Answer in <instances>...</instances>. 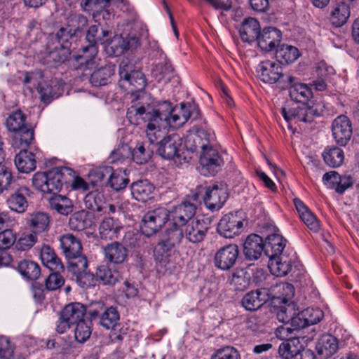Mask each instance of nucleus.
Masks as SVG:
<instances>
[{
  "label": "nucleus",
  "instance_id": "obj_34",
  "mask_svg": "<svg viewBox=\"0 0 359 359\" xmlns=\"http://www.w3.org/2000/svg\"><path fill=\"white\" fill-rule=\"evenodd\" d=\"M15 164L20 172L29 173L36 168L35 154L22 149L15 158Z\"/></svg>",
  "mask_w": 359,
  "mask_h": 359
},
{
  "label": "nucleus",
  "instance_id": "obj_24",
  "mask_svg": "<svg viewBox=\"0 0 359 359\" xmlns=\"http://www.w3.org/2000/svg\"><path fill=\"white\" fill-rule=\"evenodd\" d=\"M154 189V186L147 180H137L130 185L133 197L143 203L153 198L152 194Z\"/></svg>",
  "mask_w": 359,
  "mask_h": 359
},
{
  "label": "nucleus",
  "instance_id": "obj_43",
  "mask_svg": "<svg viewBox=\"0 0 359 359\" xmlns=\"http://www.w3.org/2000/svg\"><path fill=\"white\" fill-rule=\"evenodd\" d=\"M323 157L325 163L332 168H337L342 165L344 160L343 150L336 146L327 147Z\"/></svg>",
  "mask_w": 359,
  "mask_h": 359
},
{
  "label": "nucleus",
  "instance_id": "obj_19",
  "mask_svg": "<svg viewBox=\"0 0 359 359\" xmlns=\"http://www.w3.org/2000/svg\"><path fill=\"white\" fill-rule=\"evenodd\" d=\"M115 74V67L109 64L95 69L93 72L85 73L81 79H88L91 85L95 87L107 86L111 81V78Z\"/></svg>",
  "mask_w": 359,
  "mask_h": 359
},
{
  "label": "nucleus",
  "instance_id": "obj_45",
  "mask_svg": "<svg viewBox=\"0 0 359 359\" xmlns=\"http://www.w3.org/2000/svg\"><path fill=\"white\" fill-rule=\"evenodd\" d=\"M250 274L245 269H236L233 272L229 283L236 290L243 291L250 284Z\"/></svg>",
  "mask_w": 359,
  "mask_h": 359
},
{
  "label": "nucleus",
  "instance_id": "obj_29",
  "mask_svg": "<svg viewBox=\"0 0 359 359\" xmlns=\"http://www.w3.org/2000/svg\"><path fill=\"white\" fill-rule=\"evenodd\" d=\"M292 259L284 255L269 257V268L273 275L285 276L292 270Z\"/></svg>",
  "mask_w": 359,
  "mask_h": 359
},
{
  "label": "nucleus",
  "instance_id": "obj_55",
  "mask_svg": "<svg viewBox=\"0 0 359 359\" xmlns=\"http://www.w3.org/2000/svg\"><path fill=\"white\" fill-rule=\"evenodd\" d=\"M147 137L148 138V141L151 144H156V147L158 146L159 140L163 138L164 134L163 131L161 130L160 128L161 126L164 127V124H161L160 123H156L154 121H147Z\"/></svg>",
  "mask_w": 359,
  "mask_h": 359
},
{
  "label": "nucleus",
  "instance_id": "obj_13",
  "mask_svg": "<svg viewBox=\"0 0 359 359\" xmlns=\"http://www.w3.org/2000/svg\"><path fill=\"white\" fill-rule=\"evenodd\" d=\"M212 219L208 217H197L185 224L184 236L190 242L197 243L203 241L210 226Z\"/></svg>",
  "mask_w": 359,
  "mask_h": 359
},
{
  "label": "nucleus",
  "instance_id": "obj_60",
  "mask_svg": "<svg viewBox=\"0 0 359 359\" xmlns=\"http://www.w3.org/2000/svg\"><path fill=\"white\" fill-rule=\"evenodd\" d=\"M92 332L90 323L84 320L76 324L74 331V337L76 341L79 343H84L89 339Z\"/></svg>",
  "mask_w": 359,
  "mask_h": 359
},
{
  "label": "nucleus",
  "instance_id": "obj_30",
  "mask_svg": "<svg viewBox=\"0 0 359 359\" xmlns=\"http://www.w3.org/2000/svg\"><path fill=\"white\" fill-rule=\"evenodd\" d=\"M239 32L243 41L251 43L257 41L261 33L259 22L253 18H246L243 22Z\"/></svg>",
  "mask_w": 359,
  "mask_h": 359
},
{
  "label": "nucleus",
  "instance_id": "obj_22",
  "mask_svg": "<svg viewBox=\"0 0 359 359\" xmlns=\"http://www.w3.org/2000/svg\"><path fill=\"white\" fill-rule=\"evenodd\" d=\"M264 248L262 238L257 234H250L243 244V254L248 260H257L264 252Z\"/></svg>",
  "mask_w": 359,
  "mask_h": 359
},
{
  "label": "nucleus",
  "instance_id": "obj_16",
  "mask_svg": "<svg viewBox=\"0 0 359 359\" xmlns=\"http://www.w3.org/2000/svg\"><path fill=\"white\" fill-rule=\"evenodd\" d=\"M282 89H289L290 98L296 102L306 104V102L312 97L311 90L306 85L299 83L297 79L292 76H287L286 81L280 86Z\"/></svg>",
  "mask_w": 359,
  "mask_h": 359
},
{
  "label": "nucleus",
  "instance_id": "obj_4",
  "mask_svg": "<svg viewBox=\"0 0 359 359\" xmlns=\"http://www.w3.org/2000/svg\"><path fill=\"white\" fill-rule=\"evenodd\" d=\"M201 196L205 206L211 211L219 210L228 198L226 188L217 184L208 187L198 186L196 191L191 194V198L193 201H198Z\"/></svg>",
  "mask_w": 359,
  "mask_h": 359
},
{
  "label": "nucleus",
  "instance_id": "obj_25",
  "mask_svg": "<svg viewBox=\"0 0 359 359\" xmlns=\"http://www.w3.org/2000/svg\"><path fill=\"white\" fill-rule=\"evenodd\" d=\"M128 249L119 242H112L104 247L107 260L114 264H122L127 259Z\"/></svg>",
  "mask_w": 359,
  "mask_h": 359
},
{
  "label": "nucleus",
  "instance_id": "obj_53",
  "mask_svg": "<svg viewBox=\"0 0 359 359\" xmlns=\"http://www.w3.org/2000/svg\"><path fill=\"white\" fill-rule=\"evenodd\" d=\"M57 89L56 85L53 86V81H51V83L46 82L38 83L37 91L40 95L41 100L46 104L50 103L53 99L58 97Z\"/></svg>",
  "mask_w": 359,
  "mask_h": 359
},
{
  "label": "nucleus",
  "instance_id": "obj_59",
  "mask_svg": "<svg viewBox=\"0 0 359 359\" xmlns=\"http://www.w3.org/2000/svg\"><path fill=\"white\" fill-rule=\"evenodd\" d=\"M210 359H241V355L234 347L224 346L216 349Z\"/></svg>",
  "mask_w": 359,
  "mask_h": 359
},
{
  "label": "nucleus",
  "instance_id": "obj_28",
  "mask_svg": "<svg viewBox=\"0 0 359 359\" xmlns=\"http://www.w3.org/2000/svg\"><path fill=\"white\" fill-rule=\"evenodd\" d=\"M307 326L308 325L305 321V318H302L301 316V311L297 314L293 313L290 323L278 327L276 329V334L278 337L282 339L291 338V337L289 336L290 334H292L294 331L299 330L300 329L304 328Z\"/></svg>",
  "mask_w": 359,
  "mask_h": 359
},
{
  "label": "nucleus",
  "instance_id": "obj_18",
  "mask_svg": "<svg viewBox=\"0 0 359 359\" xmlns=\"http://www.w3.org/2000/svg\"><path fill=\"white\" fill-rule=\"evenodd\" d=\"M239 254L236 245H228L221 248L215 254V265L222 270L230 269L236 263Z\"/></svg>",
  "mask_w": 359,
  "mask_h": 359
},
{
  "label": "nucleus",
  "instance_id": "obj_41",
  "mask_svg": "<svg viewBox=\"0 0 359 359\" xmlns=\"http://www.w3.org/2000/svg\"><path fill=\"white\" fill-rule=\"evenodd\" d=\"M18 270L25 278L30 280L38 279L41 274L39 265L30 259L20 261L18 264Z\"/></svg>",
  "mask_w": 359,
  "mask_h": 359
},
{
  "label": "nucleus",
  "instance_id": "obj_20",
  "mask_svg": "<svg viewBox=\"0 0 359 359\" xmlns=\"http://www.w3.org/2000/svg\"><path fill=\"white\" fill-rule=\"evenodd\" d=\"M282 39L281 32L275 27L264 28L257 40L259 47L264 51H271L278 45Z\"/></svg>",
  "mask_w": 359,
  "mask_h": 359
},
{
  "label": "nucleus",
  "instance_id": "obj_36",
  "mask_svg": "<svg viewBox=\"0 0 359 359\" xmlns=\"http://www.w3.org/2000/svg\"><path fill=\"white\" fill-rule=\"evenodd\" d=\"M316 348L320 355L327 358L332 356L337 351V340L330 334L323 335L317 342Z\"/></svg>",
  "mask_w": 359,
  "mask_h": 359
},
{
  "label": "nucleus",
  "instance_id": "obj_17",
  "mask_svg": "<svg viewBox=\"0 0 359 359\" xmlns=\"http://www.w3.org/2000/svg\"><path fill=\"white\" fill-rule=\"evenodd\" d=\"M70 54L71 50L69 49L60 47V46L48 40L41 62L49 67H55L65 62Z\"/></svg>",
  "mask_w": 359,
  "mask_h": 359
},
{
  "label": "nucleus",
  "instance_id": "obj_33",
  "mask_svg": "<svg viewBox=\"0 0 359 359\" xmlns=\"http://www.w3.org/2000/svg\"><path fill=\"white\" fill-rule=\"evenodd\" d=\"M60 245L66 257L79 255L82 252L81 241L71 233L63 235L60 238Z\"/></svg>",
  "mask_w": 359,
  "mask_h": 359
},
{
  "label": "nucleus",
  "instance_id": "obj_2",
  "mask_svg": "<svg viewBox=\"0 0 359 359\" xmlns=\"http://www.w3.org/2000/svg\"><path fill=\"white\" fill-rule=\"evenodd\" d=\"M118 86L125 91L133 94L142 90L146 86L144 74L135 69V65L128 59H123L118 67Z\"/></svg>",
  "mask_w": 359,
  "mask_h": 359
},
{
  "label": "nucleus",
  "instance_id": "obj_35",
  "mask_svg": "<svg viewBox=\"0 0 359 359\" xmlns=\"http://www.w3.org/2000/svg\"><path fill=\"white\" fill-rule=\"evenodd\" d=\"M86 307L80 303H72L62 310L60 314L62 318L67 319L72 325L83 320V318L86 314Z\"/></svg>",
  "mask_w": 359,
  "mask_h": 359
},
{
  "label": "nucleus",
  "instance_id": "obj_54",
  "mask_svg": "<svg viewBox=\"0 0 359 359\" xmlns=\"http://www.w3.org/2000/svg\"><path fill=\"white\" fill-rule=\"evenodd\" d=\"M153 148L147 146L145 143L137 144L136 147L131 151L133 161L137 164H144L147 163L152 156Z\"/></svg>",
  "mask_w": 359,
  "mask_h": 359
},
{
  "label": "nucleus",
  "instance_id": "obj_14",
  "mask_svg": "<svg viewBox=\"0 0 359 359\" xmlns=\"http://www.w3.org/2000/svg\"><path fill=\"white\" fill-rule=\"evenodd\" d=\"M332 137L336 143L346 146L352 136V124L349 118L344 115L337 116L332 125Z\"/></svg>",
  "mask_w": 359,
  "mask_h": 359
},
{
  "label": "nucleus",
  "instance_id": "obj_31",
  "mask_svg": "<svg viewBox=\"0 0 359 359\" xmlns=\"http://www.w3.org/2000/svg\"><path fill=\"white\" fill-rule=\"evenodd\" d=\"M294 204L299 217L308 228L314 232L318 231L320 229V222L308 207L298 198L294 200Z\"/></svg>",
  "mask_w": 359,
  "mask_h": 359
},
{
  "label": "nucleus",
  "instance_id": "obj_3",
  "mask_svg": "<svg viewBox=\"0 0 359 359\" xmlns=\"http://www.w3.org/2000/svg\"><path fill=\"white\" fill-rule=\"evenodd\" d=\"M183 226L175 222H171L165 229L162 240L154 249V256L156 261L166 266V260H163L168 252L181 243L184 233L182 229Z\"/></svg>",
  "mask_w": 359,
  "mask_h": 359
},
{
  "label": "nucleus",
  "instance_id": "obj_37",
  "mask_svg": "<svg viewBox=\"0 0 359 359\" xmlns=\"http://www.w3.org/2000/svg\"><path fill=\"white\" fill-rule=\"evenodd\" d=\"M121 229V226L112 217H106L100 224L99 233L102 239L114 240Z\"/></svg>",
  "mask_w": 359,
  "mask_h": 359
},
{
  "label": "nucleus",
  "instance_id": "obj_15",
  "mask_svg": "<svg viewBox=\"0 0 359 359\" xmlns=\"http://www.w3.org/2000/svg\"><path fill=\"white\" fill-rule=\"evenodd\" d=\"M268 300L271 299L274 306L286 304L292 299L294 288L292 284L280 282L266 288Z\"/></svg>",
  "mask_w": 359,
  "mask_h": 359
},
{
  "label": "nucleus",
  "instance_id": "obj_12",
  "mask_svg": "<svg viewBox=\"0 0 359 359\" xmlns=\"http://www.w3.org/2000/svg\"><path fill=\"white\" fill-rule=\"evenodd\" d=\"M243 227V219L238 212H229L219 220L217 231L223 237L233 238L238 235Z\"/></svg>",
  "mask_w": 359,
  "mask_h": 359
},
{
  "label": "nucleus",
  "instance_id": "obj_32",
  "mask_svg": "<svg viewBox=\"0 0 359 359\" xmlns=\"http://www.w3.org/2000/svg\"><path fill=\"white\" fill-rule=\"evenodd\" d=\"M85 208L93 212H106V198L97 190L88 193L83 199Z\"/></svg>",
  "mask_w": 359,
  "mask_h": 359
},
{
  "label": "nucleus",
  "instance_id": "obj_61",
  "mask_svg": "<svg viewBox=\"0 0 359 359\" xmlns=\"http://www.w3.org/2000/svg\"><path fill=\"white\" fill-rule=\"evenodd\" d=\"M301 316L305 318L309 326L320 322L323 317V312L319 308H307L301 311Z\"/></svg>",
  "mask_w": 359,
  "mask_h": 359
},
{
  "label": "nucleus",
  "instance_id": "obj_48",
  "mask_svg": "<svg viewBox=\"0 0 359 359\" xmlns=\"http://www.w3.org/2000/svg\"><path fill=\"white\" fill-rule=\"evenodd\" d=\"M91 226V221L88 218V212L80 210L71 215L69 219V226L74 231H83Z\"/></svg>",
  "mask_w": 359,
  "mask_h": 359
},
{
  "label": "nucleus",
  "instance_id": "obj_51",
  "mask_svg": "<svg viewBox=\"0 0 359 359\" xmlns=\"http://www.w3.org/2000/svg\"><path fill=\"white\" fill-rule=\"evenodd\" d=\"M199 163L201 165V172L204 175H216L222 165L224 164L222 158L220 157L208 158H200Z\"/></svg>",
  "mask_w": 359,
  "mask_h": 359
},
{
  "label": "nucleus",
  "instance_id": "obj_38",
  "mask_svg": "<svg viewBox=\"0 0 359 359\" xmlns=\"http://www.w3.org/2000/svg\"><path fill=\"white\" fill-rule=\"evenodd\" d=\"M40 257L43 264L50 271H60L63 265L54 250L47 245H43L41 249Z\"/></svg>",
  "mask_w": 359,
  "mask_h": 359
},
{
  "label": "nucleus",
  "instance_id": "obj_50",
  "mask_svg": "<svg viewBox=\"0 0 359 359\" xmlns=\"http://www.w3.org/2000/svg\"><path fill=\"white\" fill-rule=\"evenodd\" d=\"M14 133L15 144L21 147L22 149H25L26 147H29L34 139V129L27 125Z\"/></svg>",
  "mask_w": 359,
  "mask_h": 359
},
{
  "label": "nucleus",
  "instance_id": "obj_10",
  "mask_svg": "<svg viewBox=\"0 0 359 359\" xmlns=\"http://www.w3.org/2000/svg\"><path fill=\"white\" fill-rule=\"evenodd\" d=\"M193 201L191 195L189 196L180 204L172 207L168 210L170 213V221L175 222L182 226L192 221V218L196 214V203Z\"/></svg>",
  "mask_w": 359,
  "mask_h": 359
},
{
  "label": "nucleus",
  "instance_id": "obj_11",
  "mask_svg": "<svg viewBox=\"0 0 359 359\" xmlns=\"http://www.w3.org/2000/svg\"><path fill=\"white\" fill-rule=\"evenodd\" d=\"M259 78L264 83H275L278 82L280 86L283 85L286 79L283 74L281 66L270 60L261 62L257 69Z\"/></svg>",
  "mask_w": 359,
  "mask_h": 359
},
{
  "label": "nucleus",
  "instance_id": "obj_62",
  "mask_svg": "<svg viewBox=\"0 0 359 359\" xmlns=\"http://www.w3.org/2000/svg\"><path fill=\"white\" fill-rule=\"evenodd\" d=\"M131 155V150L127 144L119 145L110 154L109 159L111 163L121 162L128 158Z\"/></svg>",
  "mask_w": 359,
  "mask_h": 359
},
{
  "label": "nucleus",
  "instance_id": "obj_6",
  "mask_svg": "<svg viewBox=\"0 0 359 359\" xmlns=\"http://www.w3.org/2000/svg\"><path fill=\"white\" fill-rule=\"evenodd\" d=\"M77 21L79 26L76 28L69 26L60 27L55 34L49 36L48 40L70 50L72 43L81 36L83 28L88 25V19L83 15L77 16Z\"/></svg>",
  "mask_w": 359,
  "mask_h": 359
},
{
  "label": "nucleus",
  "instance_id": "obj_40",
  "mask_svg": "<svg viewBox=\"0 0 359 359\" xmlns=\"http://www.w3.org/2000/svg\"><path fill=\"white\" fill-rule=\"evenodd\" d=\"M300 55L299 50L294 46L287 44L278 46L276 58L280 64H290L294 62Z\"/></svg>",
  "mask_w": 359,
  "mask_h": 359
},
{
  "label": "nucleus",
  "instance_id": "obj_7",
  "mask_svg": "<svg viewBox=\"0 0 359 359\" xmlns=\"http://www.w3.org/2000/svg\"><path fill=\"white\" fill-rule=\"evenodd\" d=\"M111 31L99 24L91 25L86 33V41L88 45L83 46L81 51L89 53L88 57H94L97 53V45L107 42L111 37Z\"/></svg>",
  "mask_w": 359,
  "mask_h": 359
},
{
  "label": "nucleus",
  "instance_id": "obj_52",
  "mask_svg": "<svg viewBox=\"0 0 359 359\" xmlns=\"http://www.w3.org/2000/svg\"><path fill=\"white\" fill-rule=\"evenodd\" d=\"M118 320L119 313L117 310L112 306L105 307L102 315L100 316V324L106 329L116 330Z\"/></svg>",
  "mask_w": 359,
  "mask_h": 359
},
{
  "label": "nucleus",
  "instance_id": "obj_21",
  "mask_svg": "<svg viewBox=\"0 0 359 359\" xmlns=\"http://www.w3.org/2000/svg\"><path fill=\"white\" fill-rule=\"evenodd\" d=\"M51 218L48 213L36 211L31 213L27 219L30 231L35 235L47 233L50 227Z\"/></svg>",
  "mask_w": 359,
  "mask_h": 359
},
{
  "label": "nucleus",
  "instance_id": "obj_64",
  "mask_svg": "<svg viewBox=\"0 0 359 359\" xmlns=\"http://www.w3.org/2000/svg\"><path fill=\"white\" fill-rule=\"evenodd\" d=\"M51 273L45 279L46 288L49 291L56 290L60 288L65 283L64 278L59 273L60 271Z\"/></svg>",
  "mask_w": 359,
  "mask_h": 359
},
{
  "label": "nucleus",
  "instance_id": "obj_1",
  "mask_svg": "<svg viewBox=\"0 0 359 359\" xmlns=\"http://www.w3.org/2000/svg\"><path fill=\"white\" fill-rule=\"evenodd\" d=\"M171 103L168 101L160 102L156 108L147 105V107H136L131 106L128 109L127 118L130 123L139 124L137 118L135 121L133 120L134 116H139L144 121H154L163 124L170 113L172 111Z\"/></svg>",
  "mask_w": 359,
  "mask_h": 359
},
{
  "label": "nucleus",
  "instance_id": "obj_58",
  "mask_svg": "<svg viewBox=\"0 0 359 359\" xmlns=\"http://www.w3.org/2000/svg\"><path fill=\"white\" fill-rule=\"evenodd\" d=\"M107 181L110 187L115 191H120L126 188L129 182V179L125 172L113 170L111 176L107 178Z\"/></svg>",
  "mask_w": 359,
  "mask_h": 359
},
{
  "label": "nucleus",
  "instance_id": "obj_42",
  "mask_svg": "<svg viewBox=\"0 0 359 359\" xmlns=\"http://www.w3.org/2000/svg\"><path fill=\"white\" fill-rule=\"evenodd\" d=\"M350 17V7L344 2H340L335 5L331 12L330 21L335 27L343 26Z\"/></svg>",
  "mask_w": 359,
  "mask_h": 359
},
{
  "label": "nucleus",
  "instance_id": "obj_63",
  "mask_svg": "<svg viewBox=\"0 0 359 359\" xmlns=\"http://www.w3.org/2000/svg\"><path fill=\"white\" fill-rule=\"evenodd\" d=\"M299 351L293 341L281 343L278 348V353L283 359H294Z\"/></svg>",
  "mask_w": 359,
  "mask_h": 359
},
{
  "label": "nucleus",
  "instance_id": "obj_47",
  "mask_svg": "<svg viewBox=\"0 0 359 359\" xmlns=\"http://www.w3.org/2000/svg\"><path fill=\"white\" fill-rule=\"evenodd\" d=\"M281 114L287 121L295 119L297 121L311 123L307 111V104H302L300 107L295 109H290L289 110L283 107L281 109Z\"/></svg>",
  "mask_w": 359,
  "mask_h": 359
},
{
  "label": "nucleus",
  "instance_id": "obj_44",
  "mask_svg": "<svg viewBox=\"0 0 359 359\" xmlns=\"http://www.w3.org/2000/svg\"><path fill=\"white\" fill-rule=\"evenodd\" d=\"M95 278L105 285H113L121 279V275L116 270H111L107 266L102 265L97 267Z\"/></svg>",
  "mask_w": 359,
  "mask_h": 359
},
{
  "label": "nucleus",
  "instance_id": "obj_23",
  "mask_svg": "<svg viewBox=\"0 0 359 359\" xmlns=\"http://www.w3.org/2000/svg\"><path fill=\"white\" fill-rule=\"evenodd\" d=\"M31 191L27 187H20L16 189L7 198L8 208L16 212L22 213L28 207L27 198L30 196Z\"/></svg>",
  "mask_w": 359,
  "mask_h": 359
},
{
  "label": "nucleus",
  "instance_id": "obj_46",
  "mask_svg": "<svg viewBox=\"0 0 359 359\" xmlns=\"http://www.w3.org/2000/svg\"><path fill=\"white\" fill-rule=\"evenodd\" d=\"M153 73L158 82L168 83L174 74V68L170 61L165 56L164 61L156 65Z\"/></svg>",
  "mask_w": 359,
  "mask_h": 359
},
{
  "label": "nucleus",
  "instance_id": "obj_5",
  "mask_svg": "<svg viewBox=\"0 0 359 359\" xmlns=\"http://www.w3.org/2000/svg\"><path fill=\"white\" fill-rule=\"evenodd\" d=\"M168 210L159 207L147 211L142 218L140 229L147 237L158 232L165 224L170 221Z\"/></svg>",
  "mask_w": 359,
  "mask_h": 359
},
{
  "label": "nucleus",
  "instance_id": "obj_26",
  "mask_svg": "<svg viewBox=\"0 0 359 359\" xmlns=\"http://www.w3.org/2000/svg\"><path fill=\"white\" fill-rule=\"evenodd\" d=\"M287 240L277 233L266 236L264 243V253L269 258L274 256L284 255L283 251L285 247Z\"/></svg>",
  "mask_w": 359,
  "mask_h": 359
},
{
  "label": "nucleus",
  "instance_id": "obj_49",
  "mask_svg": "<svg viewBox=\"0 0 359 359\" xmlns=\"http://www.w3.org/2000/svg\"><path fill=\"white\" fill-rule=\"evenodd\" d=\"M189 114L184 111L180 104V107H173L172 111L170 113L169 118L164 122V126H168L170 128H178L183 126L189 120Z\"/></svg>",
  "mask_w": 359,
  "mask_h": 359
},
{
  "label": "nucleus",
  "instance_id": "obj_8",
  "mask_svg": "<svg viewBox=\"0 0 359 359\" xmlns=\"http://www.w3.org/2000/svg\"><path fill=\"white\" fill-rule=\"evenodd\" d=\"M184 147L182 141L177 134L166 135L158 142L156 153L164 159H177L180 162L182 158Z\"/></svg>",
  "mask_w": 359,
  "mask_h": 359
},
{
  "label": "nucleus",
  "instance_id": "obj_9",
  "mask_svg": "<svg viewBox=\"0 0 359 359\" xmlns=\"http://www.w3.org/2000/svg\"><path fill=\"white\" fill-rule=\"evenodd\" d=\"M73 178V170L67 167L54 168L48 172L47 194H57L64 185L70 183Z\"/></svg>",
  "mask_w": 359,
  "mask_h": 359
},
{
  "label": "nucleus",
  "instance_id": "obj_57",
  "mask_svg": "<svg viewBox=\"0 0 359 359\" xmlns=\"http://www.w3.org/2000/svg\"><path fill=\"white\" fill-rule=\"evenodd\" d=\"M25 116L20 110H18L11 114L6 119V125L9 131L13 133L19 130L21 128L27 126L25 124Z\"/></svg>",
  "mask_w": 359,
  "mask_h": 359
},
{
  "label": "nucleus",
  "instance_id": "obj_39",
  "mask_svg": "<svg viewBox=\"0 0 359 359\" xmlns=\"http://www.w3.org/2000/svg\"><path fill=\"white\" fill-rule=\"evenodd\" d=\"M50 207L57 213L67 215L73 212L72 201L65 196L55 194L49 200Z\"/></svg>",
  "mask_w": 359,
  "mask_h": 359
},
{
  "label": "nucleus",
  "instance_id": "obj_27",
  "mask_svg": "<svg viewBox=\"0 0 359 359\" xmlns=\"http://www.w3.org/2000/svg\"><path fill=\"white\" fill-rule=\"evenodd\" d=\"M268 301L266 288H260L247 293L242 299V305L248 311H255Z\"/></svg>",
  "mask_w": 359,
  "mask_h": 359
},
{
  "label": "nucleus",
  "instance_id": "obj_56",
  "mask_svg": "<svg viewBox=\"0 0 359 359\" xmlns=\"http://www.w3.org/2000/svg\"><path fill=\"white\" fill-rule=\"evenodd\" d=\"M68 259V271L73 275L79 272L86 271L88 268V260L86 256L82 255V252L79 255H74Z\"/></svg>",
  "mask_w": 359,
  "mask_h": 359
}]
</instances>
